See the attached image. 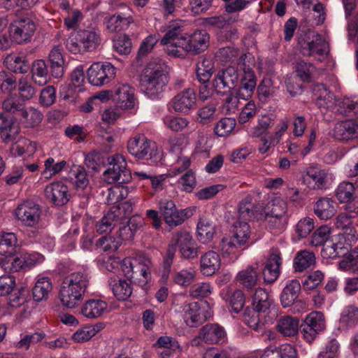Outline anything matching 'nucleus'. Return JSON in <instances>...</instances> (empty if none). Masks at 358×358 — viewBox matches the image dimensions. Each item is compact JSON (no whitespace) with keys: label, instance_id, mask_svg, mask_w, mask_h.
<instances>
[{"label":"nucleus","instance_id":"8","mask_svg":"<svg viewBox=\"0 0 358 358\" xmlns=\"http://www.w3.org/2000/svg\"><path fill=\"white\" fill-rule=\"evenodd\" d=\"M159 210L164 222L171 228L182 224L191 217L195 211L194 208L178 210L172 200H162L159 202Z\"/></svg>","mask_w":358,"mask_h":358},{"label":"nucleus","instance_id":"29","mask_svg":"<svg viewBox=\"0 0 358 358\" xmlns=\"http://www.w3.org/2000/svg\"><path fill=\"white\" fill-rule=\"evenodd\" d=\"M315 264V255L309 250H301L297 252L293 259V268L296 273H302L313 268Z\"/></svg>","mask_w":358,"mask_h":358},{"label":"nucleus","instance_id":"31","mask_svg":"<svg viewBox=\"0 0 358 358\" xmlns=\"http://www.w3.org/2000/svg\"><path fill=\"white\" fill-rule=\"evenodd\" d=\"M107 303L99 299L87 301L81 308L82 315L90 319L98 318L107 312Z\"/></svg>","mask_w":358,"mask_h":358},{"label":"nucleus","instance_id":"4","mask_svg":"<svg viewBox=\"0 0 358 358\" xmlns=\"http://www.w3.org/2000/svg\"><path fill=\"white\" fill-rule=\"evenodd\" d=\"M128 152L138 159H150L154 163L162 159V152L154 142L148 139L143 134H137L127 143Z\"/></svg>","mask_w":358,"mask_h":358},{"label":"nucleus","instance_id":"41","mask_svg":"<svg viewBox=\"0 0 358 358\" xmlns=\"http://www.w3.org/2000/svg\"><path fill=\"white\" fill-rule=\"evenodd\" d=\"M110 285L115 296L118 300H127L132 294L133 288L127 280L111 279Z\"/></svg>","mask_w":358,"mask_h":358},{"label":"nucleus","instance_id":"11","mask_svg":"<svg viewBox=\"0 0 358 358\" xmlns=\"http://www.w3.org/2000/svg\"><path fill=\"white\" fill-rule=\"evenodd\" d=\"M183 29L180 22H173L171 23L165 30V34L161 39V44L166 46V52L170 56L180 57L182 45L179 43L182 40H185L186 36L182 35Z\"/></svg>","mask_w":358,"mask_h":358},{"label":"nucleus","instance_id":"64","mask_svg":"<svg viewBox=\"0 0 358 358\" xmlns=\"http://www.w3.org/2000/svg\"><path fill=\"white\" fill-rule=\"evenodd\" d=\"M338 342L333 338L325 345L318 355V358H338L340 352Z\"/></svg>","mask_w":358,"mask_h":358},{"label":"nucleus","instance_id":"23","mask_svg":"<svg viewBox=\"0 0 358 358\" xmlns=\"http://www.w3.org/2000/svg\"><path fill=\"white\" fill-rule=\"evenodd\" d=\"M338 208V203L332 198L322 196L319 198L314 204V213L322 220H328L333 217Z\"/></svg>","mask_w":358,"mask_h":358},{"label":"nucleus","instance_id":"55","mask_svg":"<svg viewBox=\"0 0 358 358\" xmlns=\"http://www.w3.org/2000/svg\"><path fill=\"white\" fill-rule=\"evenodd\" d=\"M314 67L310 64L303 60H299L295 66L296 74L294 76L299 78L303 82H310L311 75Z\"/></svg>","mask_w":358,"mask_h":358},{"label":"nucleus","instance_id":"12","mask_svg":"<svg viewBox=\"0 0 358 358\" xmlns=\"http://www.w3.org/2000/svg\"><path fill=\"white\" fill-rule=\"evenodd\" d=\"M115 76V68L110 63L96 62L87 71L89 83L94 86L108 84Z\"/></svg>","mask_w":358,"mask_h":358},{"label":"nucleus","instance_id":"1","mask_svg":"<svg viewBox=\"0 0 358 358\" xmlns=\"http://www.w3.org/2000/svg\"><path fill=\"white\" fill-rule=\"evenodd\" d=\"M89 285L90 278L85 272H73L66 276L59 292L62 304L68 308L76 307L83 300Z\"/></svg>","mask_w":358,"mask_h":358},{"label":"nucleus","instance_id":"46","mask_svg":"<svg viewBox=\"0 0 358 358\" xmlns=\"http://www.w3.org/2000/svg\"><path fill=\"white\" fill-rule=\"evenodd\" d=\"M67 163L64 160L55 162L53 157H48L44 162V170L41 174L46 178L50 179L53 176L59 173L66 166Z\"/></svg>","mask_w":358,"mask_h":358},{"label":"nucleus","instance_id":"18","mask_svg":"<svg viewBox=\"0 0 358 358\" xmlns=\"http://www.w3.org/2000/svg\"><path fill=\"white\" fill-rule=\"evenodd\" d=\"M224 336V329L216 324H207L199 331V335L192 340V345H200L203 341L208 344L219 343Z\"/></svg>","mask_w":358,"mask_h":358},{"label":"nucleus","instance_id":"16","mask_svg":"<svg viewBox=\"0 0 358 358\" xmlns=\"http://www.w3.org/2000/svg\"><path fill=\"white\" fill-rule=\"evenodd\" d=\"M10 36L17 43L30 40L36 31V25L30 18H22L15 21L10 27Z\"/></svg>","mask_w":358,"mask_h":358},{"label":"nucleus","instance_id":"22","mask_svg":"<svg viewBox=\"0 0 358 358\" xmlns=\"http://www.w3.org/2000/svg\"><path fill=\"white\" fill-rule=\"evenodd\" d=\"M195 103V92L194 90L188 88L177 94L171 104L176 112L186 113L194 107Z\"/></svg>","mask_w":358,"mask_h":358},{"label":"nucleus","instance_id":"57","mask_svg":"<svg viewBox=\"0 0 358 358\" xmlns=\"http://www.w3.org/2000/svg\"><path fill=\"white\" fill-rule=\"evenodd\" d=\"M9 69L17 73H26L29 69V65L22 56H12L8 58Z\"/></svg>","mask_w":358,"mask_h":358},{"label":"nucleus","instance_id":"39","mask_svg":"<svg viewBox=\"0 0 358 358\" xmlns=\"http://www.w3.org/2000/svg\"><path fill=\"white\" fill-rule=\"evenodd\" d=\"M182 312L183 319L187 326L193 327L201 322V317L198 303L193 302L185 304Z\"/></svg>","mask_w":358,"mask_h":358},{"label":"nucleus","instance_id":"62","mask_svg":"<svg viewBox=\"0 0 358 358\" xmlns=\"http://www.w3.org/2000/svg\"><path fill=\"white\" fill-rule=\"evenodd\" d=\"M257 91L259 99L264 101L273 96L275 93V87L272 80L268 77L264 78L258 86Z\"/></svg>","mask_w":358,"mask_h":358},{"label":"nucleus","instance_id":"56","mask_svg":"<svg viewBox=\"0 0 358 358\" xmlns=\"http://www.w3.org/2000/svg\"><path fill=\"white\" fill-rule=\"evenodd\" d=\"M196 271L193 268H184L176 272L173 276V281L178 285L187 286L194 280Z\"/></svg>","mask_w":358,"mask_h":358},{"label":"nucleus","instance_id":"53","mask_svg":"<svg viewBox=\"0 0 358 358\" xmlns=\"http://www.w3.org/2000/svg\"><path fill=\"white\" fill-rule=\"evenodd\" d=\"M106 159L103 154L92 151L87 155L85 159V164L88 169L94 171H99L101 166L105 164Z\"/></svg>","mask_w":358,"mask_h":358},{"label":"nucleus","instance_id":"33","mask_svg":"<svg viewBox=\"0 0 358 358\" xmlns=\"http://www.w3.org/2000/svg\"><path fill=\"white\" fill-rule=\"evenodd\" d=\"M196 229L197 239L200 243L204 244L210 242L216 233L215 224L207 218L199 220Z\"/></svg>","mask_w":358,"mask_h":358},{"label":"nucleus","instance_id":"61","mask_svg":"<svg viewBox=\"0 0 358 358\" xmlns=\"http://www.w3.org/2000/svg\"><path fill=\"white\" fill-rule=\"evenodd\" d=\"M236 121L234 118L224 117L221 119L215 127V133L218 136H225L235 128Z\"/></svg>","mask_w":358,"mask_h":358},{"label":"nucleus","instance_id":"50","mask_svg":"<svg viewBox=\"0 0 358 358\" xmlns=\"http://www.w3.org/2000/svg\"><path fill=\"white\" fill-rule=\"evenodd\" d=\"M71 172L74 176L73 183L76 189H84L88 186L90 180L84 167L74 165Z\"/></svg>","mask_w":358,"mask_h":358},{"label":"nucleus","instance_id":"10","mask_svg":"<svg viewBox=\"0 0 358 358\" xmlns=\"http://www.w3.org/2000/svg\"><path fill=\"white\" fill-rule=\"evenodd\" d=\"M287 203L280 197L273 198L267 206L265 220L273 229H282L288 222Z\"/></svg>","mask_w":358,"mask_h":358},{"label":"nucleus","instance_id":"2","mask_svg":"<svg viewBox=\"0 0 358 358\" xmlns=\"http://www.w3.org/2000/svg\"><path fill=\"white\" fill-rule=\"evenodd\" d=\"M168 83V77L163 65L150 62L141 77V90L148 97L155 99L160 97Z\"/></svg>","mask_w":358,"mask_h":358},{"label":"nucleus","instance_id":"5","mask_svg":"<svg viewBox=\"0 0 358 358\" xmlns=\"http://www.w3.org/2000/svg\"><path fill=\"white\" fill-rule=\"evenodd\" d=\"M255 66V57L250 53L240 56L238 61V69L243 71V75L241 78L238 94L243 100H248L252 96L257 85L256 77L253 71Z\"/></svg>","mask_w":358,"mask_h":358},{"label":"nucleus","instance_id":"52","mask_svg":"<svg viewBox=\"0 0 358 358\" xmlns=\"http://www.w3.org/2000/svg\"><path fill=\"white\" fill-rule=\"evenodd\" d=\"M17 87L19 96L24 101L31 99L36 94V90L27 77L22 76L18 80Z\"/></svg>","mask_w":358,"mask_h":358},{"label":"nucleus","instance_id":"14","mask_svg":"<svg viewBox=\"0 0 358 358\" xmlns=\"http://www.w3.org/2000/svg\"><path fill=\"white\" fill-rule=\"evenodd\" d=\"M326 328L325 318L321 312L308 314L301 325V334L308 343L313 342Z\"/></svg>","mask_w":358,"mask_h":358},{"label":"nucleus","instance_id":"28","mask_svg":"<svg viewBox=\"0 0 358 358\" xmlns=\"http://www.w3.org/2000/svg\"><path fill=\"white\" fill-rule=\"evenodd\" d=\"M316 105L320 109L334 110L338 98L323 84H317L313 88Z\"/></svg>","mask_w":358,"mask_h":358},{"label":"nucleus","instance_id":"47","mask_svg":"<svg viewBox=\"0 0 358 358\" xmlns=\"http://www.w3.org/2000/svg\"><path fill=\"white\" fill-rule=\"evenodd\" d=\"M17 237L13 233H6L0 237V255H10L15 252Z\"/></svg>","mask_w":358,"mask_h":358},{"label":"nucleus","instance_id":"35","mask_svg":"<svg viewBox=\"0 0 358 358\" xmlns=\"http://www.w3.org/2000/svg\"><path fill=\"white\" fill-rule=\"evenodd\" d=\"M52 289V285L50 279L48 277L38 275L32 290L33 298L36 301L45 300L48 299Z\"/></svg>","mask_w":358,"mask_h":358},{"label":"nucleus","instance_id":"54","mask_svg":"<svg viewBox=\"0 0 358 358\" xmlns=\"http://www.w3.org/2000/svg\"><path fill=\"white\" fill-rule=\"evenodd\" d=\"M238 213L240 218L245 220H248L253 217L255 210L251 195H247L241 200L238 206Z\"/></svg>","mask_w":358,"mask_h":358},{"label":"nucleus","instance_id":"48","mask_svg":"<svg viewBox=\"0 0 358 358\" xmlns=\"http://www.w3.org/2000/svg\"><path fill=\"white\" fill-rule=\"evenodd\" d=\"M340 322L348 327L357 324L358 322V308L353 305L346 306L341 313Z\"/></svg>","mask_w":358,"mask_h":358},{"label":"nucleus","instance_id":"6","mask_svg":"<svg viewBox=\"0 0 358 358\" xmlns=\"http://www.w3.org/2000/svg\"><path fill=\"white\" fill-rule=\"evenodd\" d=\"M298 45L301 55L305 57H313L320 62L325 60L330 52L329 43L320 34L300 38Z\"/></svg>","mask_w":358,"mask_h":358},{"label":"nucleus","instance_id":"32","mask_svg":"<svg viewBox=\"0 0 358 358\" xmlns=\"http://www.w3.org/2000/svg\"><path fill=\"white\" fill-rule=\"evenodd\" d=\"M200 264L202 273L210 276L219 270L221 260L217 252L208 251L201 257Z\"/></svg>","mask_w":358,"mask_h":358},{"label":"nucleus","instance_id":"27","mask_svg":"<svg viewBox=\"0 0 358 358\" xmlns=\"http://www.w3.org/2000/svg\"><path fill=\"white\" fill-rule=\"evenodd\" d=\"M252 306L257 313H275L273 299L265 289L257 288L252 296Z\"/></svg>","mask_w":358,"mask_h":358},{"label":"nucleus","instance_id":"30","mask_svg":"<svg viewBox=\"0 0 358 358\" xmlns=\"http://www.w3.org/2000/svg\"><path fill=\"white\" fill-rule=\"evenodd\" d=\"M115 99L119 107L128 109L134 106V90L127 84L120 85L117 87Z\"/></svg>","mask_w":358,"mask_h":358},{"label":"nucleus","instance_id":"17","mask_svg":"<svg viewBox=\"0 0 358 358\" xmlns=\"http://www.w3.org/2000/svg\"><path fill=\"white\" fill-rule=\"evenodd\" d=\"M41 213L39 206L29 201L20 204L15 210L17 219L28 227H34L38 223Z\"/></svg>","mask_w":358,"mask_h":358},{"label":"nucleus","instance_id":"45","mask_svg":"<svg viewBox=\"0 0 358 358\" xmlns=\"http://www.w3.org/2000/svg\"><path fill=\"white\" fill-rule=\"evenodd\" d=\"M132 22V18L122 17L120 15H114L106 22V28L110 32H117L126 29Z\"/></svg>","mask_w":358,"mask_h":358},{"label":"nucleus","instance_id":"25","mask_svg":"<svg viewBox=\"0 0 358 358\" xmlns=\"http://www.w3.org/2000/svg\"><path fill=\"white\" fill-rule=\"evenodd\" d=\"M259 263L249 265L240 271L236 276V281L244 288L251 290L259 281Z\"/></svg>","mask_w":358,"mask_h":358},{"label":"nucleus","instance_id":"9","mask_svg":"<svg viewBox=\"0 0 358 358\" xmlns=\"http://www.w3.org/2000/svg\"><path fill=\"white\" fill-rule=\"evenodd\" d=\"M302 183L314 190L325 188L332 178L329 169H322L317 164H312L301 171Z\"/></svg>","mask_w":358,"mask_h":358},{"label":"nucleus","instance_id":"21","mask_svg":"<svg viewBox=\"0 0 358 358\" xmlns=\"http://www.w3.org/2000/svg\"><path fill=\"white\" fill-rule=\"evenodd\" d=\"M334 136L338 141H348L358 138V120H348L337 122Z\"/></svg>","mask_w":358,"mask_h":358},{"label":"nucleus","instance_id":"38","mask_svg":"<svg viewBox=\"0 0 358 358\" xmlns=\"http://www.w3.org/2000/svg\"><path fill=\"white\" fill-rule=\"evenodd\" d=\"M76 33L86 52L95 50L100 43L99 36L94 31L80 29L76 31Z\"/></svg>","mask_w":358,"mask_h":358},{"label":"nucleus","instance_id":"49","mask_svg":"<svg viewBox=\"0 0 358 358\" xmlns=\"http://www.w3.org/2000/svg\"><path fill=\"white\" fill-rule=\"evenodd\" d=\"M355 187L352 182H343L336 190V196L341 203H348L352 199Z\"/></svg>","mask_w":358,"mask_h":358},{"label":"nucleus","instance_id":"51","mask_svg":"<svg viewBox=\"0 0 358 358\" xmlns=\"http://www.w3.org/2000/svg\"><path fill=\"white\" fill-rule=\"evenodd\" d=\"M119 222H120L113 214V213L109 210L107 214L105 215L102 219L97 222L96 225V231L99 234L110 231Z\"/></svg>","mask_w":358,"mask_h":358},{"label":"nucleus","instance_id":"58","mask_svg":"<svg viewBox=\"0 0 358 358\" xmlns=\"http://www.w3.org/2000/svg\"><path fill=\"white\" fill-rule=\"evenodd\" d=\"M99 329L94 326H86L78 329L72 336V339L76 343H83L94 336Z\"/></svg>","mask_w":358,"mask_h":358},{"label":"nucleus","instance_id":"13","mask_svg":"<svg viewBox=\"0 0 358 358\" xmlns=\"http://www.w3.org/2000/svg\"><path fill=\"white\" fill-rule=\"evenodd\" d=\"M209 38L206 31L197 30L189 36H186L185 40L181 39L180 57H185L188 52L196 55L204 51L208 46Z\"/></svg>","mask_w":358,"mask_h":358},{"label":"nucleus","instance_id":"3","mask_svg":"<svg viewBox=\"0 0 358 358\" xmlns=\"http://www.w3.org/2000/svg\"><path fill=\"white\" fill-rule=\"evenodd\" d=\"M250 233V227L247 222H236L233 225L232 236L223 238L221 241L220 249L222 255H236L239 250L248 246Z\"/></svg>","mask_w":358,"mask_h":358},{"label":"nucleus","instance_id":"43","mask_svg":"<svg viewBox=\"0 0 358 358\" xmlns=\"http://www.w3.org/2000/svg\"><path fill=\"white\" fill-rule=\"evenodd\" d=\"M24 108V100L17 94L9 95L2 102V108L4 111L9 113L18 114L20 115Z\"/></svg>","mask_w":358,"mask_h":358},{"label":"nucleus","instance_id":"60","mask_svg":"<svg viewBox=\"0 0 358 358\" xmlns=\"http://www.w3.org/2000/svg\"><path fill=\"white\" fill-rule=\"evenodd\" d=\"M330 228L326 225L316 229L312 235L310 244L313 246L323 245L329 238Z\"/></svg>","mask_w":358,"mask_h":358},{"label":"nucleus","instance_id":"44","mask_svg":"<svg viewBox=\"0 0 358 358\" xmlns=\"http://www.w3.org/2000/svg\"><path fill=\"white\" fill-rule=\"evenodd\" d=\"M214 69V64L211 59L203 58L199 61L196 64V73L199 81L201 83L208 82L212 74Z\"/></svg>","mask_w":358,"mask_h":358},{"label":"nucleus","instance_id":"19","mask_svg":"<svg viewBox=\"0 0 358 358\" xmlns=\"http://www.w3.org/2000/svg\"><path fill=\"white\" fill-rule=\"evenodd\" d=\"M46 198L57 206L66 204L70 198L68 187L60 181L48 185L45 189Z\"/></svg>","mask_w":358,"mask_h":358},{"label":"nucleus","instance_id":"20","mask_svg":"<svg viewBox=\"0 0 358 358\" xmlns=\"http://www.w3.org/2000/svg\"><path fill=\"white\" fill-rule=\"evenodd\" d=\"M301 284L296 279L289 280L280 294V302L283 307H289L295 303L300 304L302 308H306V304L302 301H296L301 292Z\"/></svg>","mask_w":358,"mask_h":358},{"label":"nucleus","instance_id":"15","mask_svg":"<svg viewBox=\"0 0 358 358\" xmlns=\"http://www.w3.org/2000/svg\"><path fill=\"white\" fill-rule=\"evenodd\" d=\"M238 78L237 69L229 66L217 73L213 81V87L217 93L225 94L234 87Z\"/></svg>","mask_w":358,"mask_h":358},{"label":"nucleus","instance_id":"63","mask_svg":"<svg viewBox=\"0 0 358 358\" xmlns=\"http://www.w3.org/2000/svg\"><path fill=\"white\" fill-rule=\"evenodd\" d=\"M17 87L16 78L11 73L0 72V88L3 92H10Z\"/></svg>","mask_w":358,"mask_h":358},{"label":"nucleus","instance_id":"42","mask_svg":"<svg viewBox=\"0 0 358 358\" xmlns=\"http://www.w3.org/2000/svg\"><path fill=\"white\" fill-rule=\"evenodd\" d=\"M334 110L344 115H358V99L338 98Z\"/></svg>","mask_w":358,"mask_h":358},{"label":"nucleus","instance_id":"26","mask_svg":"<svg viewBox=\"0 0 358 358\" xmlns=\"http://www.w3.org/2000/svg\"><path fill=\"white\" fill-rule=\"evenodd\" d=\"M151 266L152 262L148 257L145 256L138 257V262H136L131 281L141 286L145 285L150 277Z\"/></svg>","mask_w":358,"mask_h":358},{"label":"nucleus","instance_id":"40","mask_svg":"<svg viewBox=\"0 0 358 358\" xmlns=\"http://www.w3.org/2000/svg\"><path fill=\"white\" fill-rule=\"evenodd\" d=\"M31 73L33 80L38 85H45L49 79L48 66L43 59H37L33 62Z\"/></svg>","mask_w":358,"mask_h":358},{"label":"nucleus","instance_id":"36","mask_svg":"<svg viewBox=\"0 0 358 358\" xmlns=\"http://www.w3.org/2000/svg\"><path fill=\"white\" fill-rule=\"evenodd\" d=\"M276 329L283 336H294L299 330V320L288 315L282 317L277 322Z\"/></svg>","mask_w":358,"mask_h":358},{"label":"nucleus","instance_id":"34","mask_svg":"<svg viewBox=\"0 0 358 358\" xmlns=\"http://www.w3.org/2000/svg\"><path fill=\"white\" fill-rule=\"evenodd\" d=\"M49 62L52 76L55 78L62 77L64 73V59L59 47H54L51 50L49 54Z\"/></svg>","mask_w":358,"mask_h":358},{"label":"nucleus","instance_id":"7","mask_svg":"<svg viewBox=\"0 0 358 358\" xmlns=\"http://www.w3.org/2000/svg\"><path fill=\"white\" fill-rule=\"evenodd\" d=\"M108 168L103 172V180L108 184L115 182L123 184L131 179L130 171L127 169V162L123 156L115 155L108 158Z\"/></svg>","mask_w":358,"mask_h":358},{"label":"nucleus","instance_id":"59","mask_svg":"<svg viewBox=\"0 0 358 358\" xmlns=\"http://www.w3.org/2000/svg\"><path fill=\"white\" fill-rule=\"evenodd\" d=\"M164 125L173 131H180L186 128L189 124L186 118L180 117L165 116L163 118Z\"/></svg>","mask_w":358,"mask_h":358},{"label":"nucleus","instance_id":"37","mask_svg":"<svg viewBox=\"0 0 358 358\" xmlns=\"http://www.w3.org/2000/svg\"><path fill=\"white\" fill-rule=\"evenodd\" d=\"M21 122L25 128H35L43 118L42 113L34 107L24 108L20 113Z\"/></svg>","mask_w":358,"mask_h":358},{"label":"nucleus","instance_id":"24","mask_svg":"<svg viewBox=\"0 0 358 358\" xmlns=\"http://www.w3.org/2000/svg\"><path fill=\"white\" fill-rule=\"evenodd\" d=\"M20 128L15 120L3 113H0V136L5 143L13 142L20 134Z\"/></svg>","mask_w":358,"mask_h":358}]
</instances>
